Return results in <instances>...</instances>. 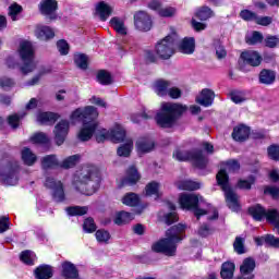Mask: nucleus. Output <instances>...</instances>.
<instances>
[{"label": "nucleus", "instance_id": "nucleus-1", "mask_svg": "<svg viewBox=\"0 0 279 279\" xmlns=\"http://www.w3.org/2000/svg\"><path fill=\"white\" fill-rule=\"evenodd\" d=\"M98 117L99 112L93 106H87L84 109L78 108L73 111L71 119L83 121V128L78 132L80 141H90L95 133L97 143H104L105 141L122 143V141H125V129L123 126L117 125L111 130L99 129V123H97Z\"/></svg>", "mask_w": 279, "mask_h": 279}, {"label": "nucleus", "instance_id": "nucleus-2", "mask_svg": "<svg viewBox=\"0 0 279 279\" xmlns=\"http://www.w3.org/2000/svg\"><path fill=\"white\" fill-rule=\"evenodd\" d=\"M101 184V174L97 166L84 165L73 175L72 186L82 195H95Z\"/></svg>", "mask_w": 279, "mask_h": 279}, {"label": "nucleus", "instance_id": "nucleus-3", "mask_svg": "<svg viewBox=\"0 0 279 279\" xmlns=\"http://www.w3.org/2000/svg\"><path fill=\"white\" fill-rule=\"evenodd\" d=\"M184 230H186V226L182 223L171 227L166 232L167 238L153 244V252L165 254L166 256H174L178 250V243L184 239Z\"/></svg>", "mask_w": 279, "mask_h": 279}, {"label": "nucleus", "instance_id": "nucleus-4", "mask_svg": "<svg viewBox=\"0 0 279 279\" xmlns=\"http://www.w3.org/2000/svg\"><path fill=\"white\" fill-rule=\"evenodd\" d=\"M189 108L180 104L162 102L161 110L156 114L155 121L159 128H173L178 117H182Z\"/></svg>", "mask_w": 279, "mask_h": 279}, {"label": "nucleus", "instance_id": "nucleus-5", "mask_svg": "<svg viewBox=\"0 0 279 279\" xmlns=\"http://www.w3.org/2000/svg\"><path fill=\"white\" fill-rule=\"evenodd\" d=\"M216 180L218 185L221 186V190L225 193L228 208H230V210H233V213H239V210L241 209V205L239 204V195H236V193L232 191V187H230V183L228 182V172L221 169L217 173Z\"/></svg>", "mask_w": 279, "mask_h": 279}, {"label": "nucleus", "instance_id": "nucleus-6", "mask_svg": "<svg viewBox=\"0 0 279 279\" xmlns=\"http://www.w3.org/2000/svg\"><path fill=\"white\" fill-rule=\"evenodd\" d=\"M0 182L7 186L19 184V161L14 159H3L0 163Z\"/></svg>", "mask_w": 279, "mask_h": 279}, {"label": "nucleus", "instance_id": "nucleus-7", "mask_svg": "<svg viewBox=\"0 0 279 279\" xmlns=\"http://www.w3.org/2000/svg\"><path fill=\"white\" fill-rule=\"evenodd\" d=\"M19 56L23 62L21 71L23 75L32 73L36 70V61L34 60V46L31 41L24 40L20 43Z\"/></svg>", "mask_w": 279, "mask_h": 279}, {"label": "nucleus", "instance_id": "nucleus-8", "mask_svg": "<svg viewBox=\"0 0 279 279\" xmlns=\"http://www.w3.org/2000/svg\"><path fill=\"white\" fill-rule=\"evenodd\" d=\"M173 158L180 162H185V160H191L197 169H206L208 165V158L204 156L202 150H181L177 149L173 154Z\"/></svg>", "mask_w": 279, "mask_h": 279}, {"label": "nucleus", "instance_id": "nucleus-9", "mask_svg": "<svg viewBox=\"0 0 279 279\" xmlns=\"http://www.w3.org/2000/svg\"><path fill=\"white\" fill-rule=\"evenodd\" d=\"M199 202H202V196L197 194H186L183 193L179 197V204L183 210H193L194 216L197 220L199 217H204V215H208V211L199 208Z\"/></svg>", "mask_w": 279, "mask_h": 279}, {"label": "nucleus", "instance_id": "nucleus-10", "mask_svg": "<svg viewBox=\"0 0 279 279\" xmlns=\"http://www.w3.org/2000/svg\"><path fill=\"white\" fill-rule=\"evenodd\" d=\"M250 215H252L255 221H263L266 218L268 223L275 226V228H279V211L278 209H268L265 210L263 206L256 205L248 208Z\"/></svg>", "mask_w": 279, "mask_h": 279}, {"label": "nucleus", "instance_id": "nucleus-11", "mask_svg": "<svg viewBox=\"0 0 279 279\" xmlns=\"http://www.w3.org/2000/svg\"><path fill=\"white\" fill-rule=\"evenodd\" d=\"M156 53L161 60H169L175 53V37L169 35L156 46Z\"/></svg>", "mask_w": 279, "mask_h": 279}, {"label": "nucleus", "instance_id": "nucleus-12", "mask_svg": "<svg viewBox=\"0 0 279 279\" xmlns=\"http://www.w3.org/2000/svg\"><path fill=\"white\" fill-rule=\"evenodd\" d=\"M45 186L52 191V197L57 203L64 202V185L62 184V181L48 177Z\"/></svg>", "mask_w": 279, "mask_h": 279}, {"label": "nucleus", "instance_id": "nucleus-13", "mask_svg": "<svg viewBox=\"0 0 279 279\" xmlns=\"http://www.w3.org/2000/svg\"><path fill=\"white\" fill-rule=\"evenodd\" d=\"M134 23L136 29L140 32H149L151 29L154 22L151 21V16L147 14L145 11H140L134 15Z\"/></svg>", "mask_w": 279, "mask_h": 279}, {"label": "nucleus", "instance_id": "nucleus-14", "mask_svg": "<svg viewBox=\"0 0 279 279\" xmlns=\"http://www.w3.org/2000/svg\"><path fill=\"white\" fill-rule=\"evenodd\" d=\"M54 141L57 145H62L66 141V134H69V121L61 120L54 126Z\"/></svg>", "mask_w": 279, "mask_h": 279}, {"label": "nucleus", "instance_id": "nucleus-15", "mask_svg": "<svg viewBox=\"0 0 279 279\" xmlns=\"http://www.w3.org/2000/svg\"><path fill=\"white\" fill-rule=\"evenodd\" d=\"M241 58L248 64L250 66H260V62H263V57L258 51L247 50L241 53Z\"/></svg>", "mask_w": 279, "mask_h": 279}, {"label": "nucleus", "instance_id": "nucleus-16", "mask_svg": "<svg viewBox=\"0 0 279 279\" xmlns=\"http://www.w3.org/2000/svg\"><path fill=\"white\" fill-rule=\"evenodd\" d=\"M39 10L44 16H50L51 20L56 19V10H58V1L44 0L39 4Z\"/></svg>", "mask_w": 279, "mask_h": 279}, {"label": "nucleus", "instance_id": "nucleus-17", "mask_svg": "<svg viewBox=\"0 0 279 279\" xmlns=\"http://www.w3.org/2000/svg\"><path fill=\"white\" fill-rule=\"evenodd\" d=\"M213 101H215V92L208 88H204L199 96L196 97V104H199V106H204L205 108L213 106Z\"/></svg>", "mask_w": 279, "mask_h": 279}, {"label": "nucleus", "instance_id": "nucleus-18", "mask_svg": "<svg viewBox=\"0 0 279 279\" xmlns=\"http://www.w3.org/2000/svg\"><path fill=\"white\" fill-rule=\"evenodd\" d=\"M141 180V174H138V170L134 166L130 167L126 170V177L122 179L121 186H132L136 184Z\"/></svg>", "mask_w": 279, "mask_h": 279}, {"label": "nucleus", "instance_id": "nucleus-19", "mask_svg": "<svg viewBox=\"0 0 279 279\" xmlns=\"http://www.w3.org/2000/svg\"><path fill=\"white\" fill-rule=\"evenodd\" d=\"M155 145L151 138L141 137L136 142V149L138 154H149V151H154Z\"/></svg>", "mask_w": 279, "mask_h": 279}, {"label": "nucleus", "instance_id": "nucleus-20", "mask_svg": "<svg viewBox=\"0 0 279 279\" xmlns=\"http://www.w3.org/2000/svg\"><path fill=\"white\" fill-rule=\"evenodd\" d=\"M232 138L233 141H238L239 143L247 141V138H250V128L243 124L235 126L232 132Z\"/></svg>", "mask_w": 279, "mask_h": 279}, {"label": "nucleus", "instance_id": "nucleus-21", "mask_svg": "<svg viewBox=\"0 0 279 279\" xmlns=\"http://www.w3.org/2000/svg\"><path fill=\"white\" fill-rule=\"evenodd\" d=\"M110 25L120 36H128V27H125V21L121 17H112Z\"/></svg>", "mask_w": 279, "mask_h": 279}, {"label": "nucleus", "instance_id": "nucleus-22", "mask_svg": "<svg viewBox=\"0 0 279 279\" xmlns=\"http://www.w3.org/2000/svg\"><path fill=\"white\" fill-rule=\"evenodd\" d=\"M34 274L36 279H50L53 277V269L49 265H40L35 269Z\"/></svg>", "mask_w": 279, "mask_h": 279}, {"label": "nucleus", "instance_id": "nucleus-23", "mask_svg": "<svg viewBox=\"0 0 279 279\" xmlns=\"http://www.w3.org/2000/svg\"><path fill=\"white\" fill-rule=\"evenodd\" d=\"M57 119H60V116L53 112H40L37 114V121L43 125H53Z\"/></svg>", "mask_w": 279, "mask_h": 279}, {"label": "nucleus", "instance_id": "nucleus-24", "mask_svg": "<svg viewBox=\"0 0 279 279\" xmlns=\"http://www.w3.org/2000/svg\"><path fill=\"white\" fill-rule=\"evenodd\" d=\"M62 276L66 279H75L80 274L77 272L75 265L71 264V262H64L62 264Z\"/></svg>", "mask_w": 279, "mask_h": 279}, {"label": "nucleus", "instance_id": "nucleus-25", "mask_svg": "<svg viewBox=\"0 0 279 279\" xmlns=\"http://www.w3.org/2000/svg\"><path fill=\"white\" fill-rule=\"evenodd\" d=\"M96 14L100 21H108V17L112 14V8L106 4V2H99L96 5Z\"/></svg>", "mask_w": 279, "mask_h": 279}, {"label": "nucleus", "instance_id": "nucleus-26", "mask_svg": "<svg viewBox=\"0 0 279 279\" xmlns=\"http://www.w3.org/2000/svg\"><path fill=\"white\" fill-rule=\"evenodd\" d=\"M179 50L181 51V53H186V54H191L195 51V38L193 37H185L180 46H179Z\"/></svg>", "mask_w": 279, "mask_h": 279}, {"label": "nucleus", "instance_id": "nucleus-27", "mask_svg": "<svg viewBox=\"0 0 279 279\" xmlns=\"http://www.w3.org/2000/svg\"><path fill=\"white\" fill-rule=\"evenodd\" d=\"M177 186L181 191H199L202 189V184L193 180L178 181Z\"/></svg>", "mask_w": 279, "mask_h": 279}, {"label": "nucleus", "instance_id": "nucleus-28", "mask_svg": "<svg viewBox=\"0 0 279 279\" xmlns=\"http://www.w3.org/2000/svg\"><path fill=\"white\" fill-rule=\"evenodd\" d=\"M234 269L236 266L232 262H225L221 266L220 276L222 279H232L234 278Z\"/></svg>", "mask_w": 279, "mask_h": 279}, {"label": "nucleus", "instance_id": "nucleus-29", "mask_svg": "<svg viewBox=\"0 0 279 279\" xmlns=\"http://www.w3.org/2000/svg\"><path fill=\"white\" fill-rule=\"evenodd\" d=\"M37 38L39 40H51L56 34L53 33V29L49 26H39L37 27L35 32Z\"/></svg>", "mask_w": 279, "mask_h": 279}, {"label": "nucleus", "instance_id": "nucleus-30", "mask_svg": "<svg viewBox=\"0 0 279 279\" xmlns=\"http://www.w3.org/2000/svg\"><path fill=\"white\" fill-rule=\"evenodd\" d=\"M169 88H171V82L160 80L155 83V90L159 97H165V95H168Z\"/></svg>", "mask_w": 279, "mask_h": 279}, {"label": "nucleus", "instance_id": "nucleus-31", "mask_svg": "<svg viewBox=\"0 0 279 279\" xmlns=\"http://www.w3.org/2000/svg\"><path fill=\"white\" fill-rule=\"evenodd\" d=\"M22 160L24 165H27V167H32L36 163V160H38V157L32 151V149L24 148L22 150Z\"/></svg>", "mask_w": 279, "mask_h": 279}, {"label": "nucleus", "instance_id": "nucleus-32", "mask_svg": "<svg viewBox=\"0 0 279 279\" xmlns=\"http://www.w3.org/2000/svg\"><path fill=\"white\" fill-rule=\"evenodd\" d=\"M43 169H56V167H60V162L58 161V157L56 155H48L41 159Z\"/></svg>", "mask_w": 279, "mask_h": 279}, {"label": "nucleus", "instance_id": "nucleus-33", "mask_svg": "<svg viewBox=\"0 0 279 279\" xmlns=\"http://www.w3.org/2000/svg\"><path fill=\"white\" fill-rule=\"evenodd\" d=\"M146 195L148 197H151V195H155V198L158 199V197L162 196V193H160V183L153 181L146 185Z\"/></svg>", "mask_w": 279, "mask_h": 279}, {"label": "nucleus", "instance_id": "nucleus-34", "mask_svg": "<svg viewBox=\"0 0 279 279\" xmlns=\"http://www.w3.org/2000/svg\"><path fill=\"white\" fill-rule=\"evenodd\" d=\"M260 84L269 85L272 82H276V73L270 70H262L259 73Z\"/></svg>", "mask_w": 279, "mask_h": 279}, {"label": "nucleus", "instance_id": "nucleus-35", "mask_svg": "<svg viewBox=\"0 0 279 279\" xmlns=\"http://www.w3.org/2000/svg\"><path fill=\"white\" fill-rule=\"evenodd\" d=\"M32 143L35 145H45V147H49L51 145V140L45 133H36L31 137Z\"/></svg>", "mask_w": 279, "mask_h": 279}, {"label": "nucleus", "instance_id": "nucleus-36", "mask_svg": "<svg viewBox=\"0 0 279 279\" xmlns=\"http://www.w3.org/2000/svg\"><path fill=\"white\" fill-rule=\"evenodd\" d=\"M132 149H134V142L132 140H128L125 144L118 148L117 153L118 156L128 158L130 154H132Z\"/></svg>", "mask_w": 279, "mask_h": 279}, {"label": "nucleus", "instance_id": "nucleus-37", "mask_svg": "<svg viewBox=\"0 0 279 279\" xmlns=\"http://www.w3.org/2000/svg\"><path fill=\"white\" fill-rule=\"evenodd\" d=\"M134 215L128 213V211H120L114 219V223L117 226H123L125 223H130V221H133Z\"/></svg>", "mask_w": 279, "mask_h": 279}, {"label": "nucleus", "instance_id": "nucleus-38", "mask_svg": "<svg viewBox=\"0 0 279 279\" xmlns=\"http://www.w3.org/2000/svg\"><path fill=\"white\" fill-rule=\"evenodd\" d=\"M68 215L71 217H82L83 215H86L88 213V206H73L66 208Z\"/></svg>", "mask_w": 279, "mask_h": 279}, {"label": "nucleus", "instance_id": "nucleus-39", "mask_svg": "<svg viewBox=\"0 0 279 279\" xmlns=\"http://www.w3.org/2000/svg\"><path fill=\"white\" fill-rule=\"evenodd\" d=\"M196 16L199 21H208V19L215 16V12L208 7H203L196 11Z\"/></svg>", "mask_w": 279, "mask_h": 279}, {"label": "nucleus", "instance_id": "nucleus-40", "mask_svg": "<svg viewBox=\"0 0 279 279\" xmlns=\"http://www.w3.org/2000/svg\"><path fill=\"white\" fill-rule=\"evenodd\" d=\"M138 202L140 198L136 193H128L122 198V204H124V206H138Z\"/></svg>", "mask_w": 279, "mask_h": 279}, {"label": "nucleus", "instance_id": "nucleus-41", "mask_svg": "<svg viewBox=\"0 0 279 279\" xmlns=\"http://www.w3.org/2000/svg\"><path fill=\"white\" fill-rule=\"evenodd\" d=\"M77 160H80V155L70 156L60 163V167L61 169H73L77 165Z\"/></svg>", "mask_w": 279, "mask_h": 279}, {"label": "nucleus", "instance_id": "nucleus-42", "mask_svg": "<svg viewBox=\"0 0 279 279\" xmlns=\"http://www.w3.org/2000/svg\"><path fill=\"white\" fill-rule=\"evenodd\" d=\"M20 260L24 263V265H34V260H36V254L32 251H23L20 255Z\"/></svg>", "mask_w": 279, "mask_h": 279}, {"label": "nucleus", "instance_id": "nucleus-43", "mask_svg": "<svg viewBox=\"0 0 279 279\" xmlns=\"http://www.w3.org/2000/svg\"><path fill=\"white\" fill-rule=\"evenodd\" d=\"M74 62L78 69L86 71L88 69V57L86 54H75Z\"/></svg>", "mask_w": 279, "mask_h": 279}, {"label": "nucleus", "instance_id": "nucleus-44", "mask_svg": "<svg viewBox=\"0 0 279 279\" xmlns=\"http://www.w3.org/2000/svg\"><path fill=\"white\" fill-rule=\"evenodd\" d=\"M97 80L99 84H102L104 86H108V84H112V76L110 73L106 72L105 70H101L97 74Z\"/></svg>", "mask_w": 279, "mask_h": 279}, {"label": "nucleus", "instance_id": "nucleus-45", "mask_svg": "<svg viewBox=\"0 0 279 279\" xmlns=\"http://www.w3.org/2000/svg\"><path fill=\"white\" fill-rule=\"evenodd\" d=\"M23 117H25V113L23 114L15 113V114L9 116L8 118L9 125H11L13 130H16V128L21 125V119H23Z\"/></svg>", "mask_w": 279, "mask_h": 279}, {"label": "nucleus", "instance_id": "nucleus-46", "mask_svg": "<svg viewBox=\"0 0 279 279\" xmlns=\"http://www.w3.org/2000/svg\"><path fill=\"white\" fill-rule=\"evenodd\" d=\"M247 45H258L263 43V34L260 32H253L251 36L246 37Z\"/></svg>", "mask_w": 279, "mask_h": 279}, {"label": "nucleus", "instance_id": "nucleus-47", "mask_svg": "<svg viewBox=\"0 0 279 279\" xmlns=\"http://www.w3.org/2000/svg\"><path fill=\"white\" fill-rule=\"evenodd\" d=\"M21 12H23V7L16 3L9 7V16H11L12 21H17V16Z\"/></svg>", "mask_w": 279, "mask_h": 279}, {"label": "nucleus", "instance_id": "nucleus-48", "mask_svg": "<svg viewBox=\"0 0 279 279\" xmlns=\"http://www.w3.org/2000/svg\"><path fill=\"white\" fill-rule=\"evenodd\" d=\"M83 230L88 233L95 232V230H97V225H95V220L93 218L85 219L83 223Z\"/></svg>", "mask_w": 279, "mask_h": 279}, {"label": "nucleus", "instance_id": "nucleus-49", "mask_svg": "<svg viewBox=\"0 0 279 279\" xmlns=\"http://www.w3.org/2000/svg\"><path fill=\"white\" fill-rule=\"evenodd\" d=\"M279 45V38L278 36H267L265 38V47H268V49H276Z\"/></svg>", "mask_w": 279, "mask_h": 279}, {"label": "nucleus", "instance_id": "nucleus-50", "mask_svg": "<svg viewBox=\"0 0 279 279\" xmlns=\"http://www.w3.org/2000/svg\"><path fill=\"white\" fill-rule=\"evenodd\" d=\"M96 239L98 243H108L110 241V233L106 230H97Z\"/></svg>", "mask_w": 279, "mask_h": 279}, {"label": "nucleus", "instance_id": "nucleus-51", "mask_svg": "<svg viewBox=\"0 0 279 279\" xmlns=\"http://www.w3.org/2000/svg\"><path fill=\"white\" fill-rule=\"evenodd\" d=\"M154 117V111H144L143 114H134L131 117L133 123H141V119H151Z\"/></svg>", "mask_w": 279, "mask_h": 279}, {"label": "nucleus", "instance_id": "nucleus-52", "mask_svg": "<svg viewBox=\"0 0 279 279\" xmlns=\"http://www.w3.org/2000/svg\"><path fill=\"white\" fill-rule=\"evenodd\" d=\"M226 169L229 173H234L241 169V165L238 160L232 159L226 162Z\"/></svg>", "mask_w": 279, "mask_h": 279}, {"label": "nucleus", "instance_id": "nucleus-53", "mask_svg": "<svg viewBox=\"0 0 279 279\" xmlns=\"http://www.w3.org/2000/svg\"><path fill=\"white\" fill-rule=\"evenodd\" d=\"M57 49L61 56H66L69 53V43L64 39L59 40L57 43Z\"/></svg>", "mask_w": 279, "mask_h": 279}, {"label": "nucleus", "instance_id": "nucleus-54", "mask_svg": "<svg viewBox=\"0 0 279 279\" xmlns=\"http://www.w3.org/2000/svg\"><path fill=\"white\" fill-rule=\"evenodd\" d=\"M50 72H51V70H49V69L40 71L31 81L26 82L25 86H36V84H38V82H40V77H43V75H45V73H50Z\"/></svg>", "mask_w": 279, "mask_h": 279}, {"label": "nucleus", "instance_id": "nucleus-55", "mask_svg": "<svg viewBox=\"0 0 279 279\" xmlns=\"http://www.w3.org/2000/svg\"><path fill=\"white\" fill-rule=\"evenodd\" d=\"M255 23L257 25H263L264 27H267L268 25H271V23H274V19L271 16H258L257 15Z\"/></svg>", "mask_w": 279, "mask_h": 279}, {"label": "nucleus", "instance_id": "nucleus-56", "mask_svg": "<svg viewBox=\"0 0 279 279\" xmlns=\"http://www.w3.org/2000/svg\"><path fill=\"white\" fill-rule=\"evenodd\" d=\"M268 156L271 160L279 161V146L278 145H271L268 147Z\"/></svg>", "mask_w": 279, "mask_h": 279}, {"label": "nucleus", "instance_id": "nucleus-57", "mask_svg": "<svg viewBox=\"0 0 279 279\" xmlns=\"http://www.w3.org/2000/svg\"><path fill=\"white\" fill-rule=\"evenodd\" d=\"M240 16L243 19V21H256L257 17L256 13L250 10H242L240 12Z\"/></svg>", "mask_w": 279, "mask_h": 279}, {"label": "nucleus", "instance_id": "nucleus-58", "mask_svg": "<svg viewBox=\"0 0 279 279\" xmlns=\"http://www.w3.org/2000/svg\"><path fill=\"white\" fill-rule=\"evenodd\" d=\"M265 195H270L272 199H279V187L276 186H267L264 190Z\"/></svg>", "mask_w": 279, "mask_h": 279}, {"label": "nucleus", "instance_id": "nucleus-59", "mask_svg": "<svg viewBox=\"0 0 279 279\" xmlns=\"http://www.w3.org/2000/svg\"><path fill=\"white\" fill-rule=\"evenodd\" d=\"M233 247L236 252V254H245V246L243 245V239L242 238H236Z\"/></svg>", "mask_w": 279, "mask_h": 279}, {"label": "nucleus", "instance_id": "nucleus-60", "mask_svg": "<svg viewBox=\"0 0 279 279\" xmlns=\"http://www.w3.org/2000/svg\"><path fill=\"white\" fill-rule=\"evenodd\" d=\"M230 98L233 104H243L245 101V96L241 92H232Z\"/></svg>", "mask_w": 279, "mask_h": 279}, {"label": "nucleus", "instance_id": "nucleus-61", "mask_svg": "<svg viewBox=\"0 0 279 279\" xmlns=\"http://www.w3.org/2000/svg\"><path fill=\"white\" fill-rule=\"evenodd\" d=\"M10 230V219L5 216L0 217V234Z\"/></svg>", "mask_w": 279, "mask_h": 279}, {"label": "nucleus", "instance_id": "nucleus-62", "mask_svg": "<svg viewBox=\"0 0 279 279\" xmlns=\"http://www.w3.org/2000/svg\"><path fill=\"white\" fill-rule=\"evenodd\" d=\"M158 14H159V16L170 17L175 14V9L172 7L161 8V10H159Z\"/></svg>", "mask_w": 279, "mask_h": 279}, {"label": "nucleus", "instance_id": "nucleus-63", "mask_svg": "<svg viewBox=\"0 0 279 279\" xmlns=\"http://www.w3.org/2000/svg\"><path fill=\"white\" fill-rule=\"evenodd\" d=\"M254 183V177H250V180H240L238 182L239 189H245L248 191V189H252V184Z\"/></svg>", "mask_w": 279, "mask_h": 279}, {"label": "nucleus", "instance_id": "nucleus-64", "mask_svg": "<svg viewBox=\"0 0 279 279\" xmlns=\"http://www.w3.org/2000/svg\"><path fill=\"white\" fill-rule=\"evenodd\" d=\"M0 86L2 88H12V86H14V81L10 77L3 76L0 78Z\"/></svg>", "mask_w": 279, "mask_h": 279}]
</instances>
